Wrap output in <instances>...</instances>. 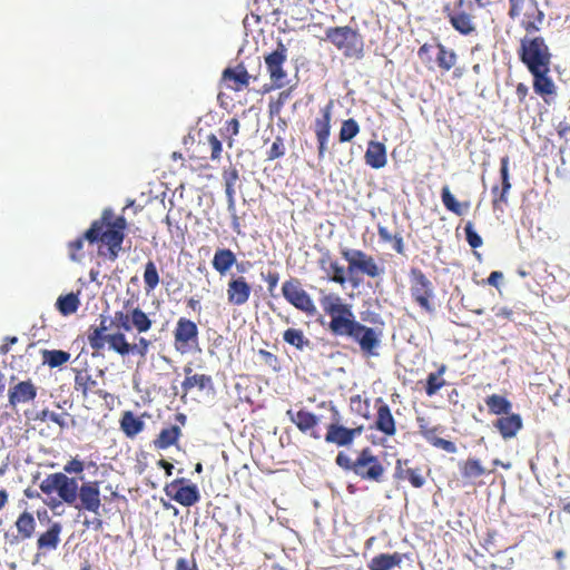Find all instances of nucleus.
Returning a JSON list of instances; mask_svg holds the SVG:
<instances>
[{
	"mask_svg": "<svg viewBox=\"0 0 570 570\" xmlns=\"http://www.w3.org/2000/svg\"><path fill=\"white\" fill-rule=\"evenodd\" d=\"M85 470L83 461L72 458L63 465L62 472L47 474L39 483V490L45 495L42 502L51 510L56 511L63 503L75 507L79 511H88L96 517L91 520L86 519L83 525L87 529L101 531L104 521L100 518V508L102 505L100 498V488L98 481H87L79 485L78 480L68 474H81Z\"/></svg>",
	"mask_w": 570,
	"mask_h": 570,
	"instance_id": "nucleus-1",
	"label": "nucleus"
},
{
	"mask_svg": "<svg viewBox=\"0 0 570 570\" xmlns=\"http://www.w3.org/2000/svg\"><path fill=\"white\" fill-rule=\"evenodd\" d=\"M320 304L323 312L330 316L327 328L334 336L351 338L365 356L379 355L377 350L383 336L381 328L368 327L356 321L351 305L335 293L325 294L322 291Z\"/></svg>",
	"mask_w": 570,
	"mask_h": 570,
	"instance_id": "nucleus-2",
	"label": "nucleus"
},
{
	"mask_svg": "<svg viewBox=\"0 0 570 570\" xmlns=\"http://www.w3.org/2000/svg\"><path fill=\"white\" fill-rule=\"evenodd\" d=\"M127 220L124 215L116 216L111 208H105L101 216L77 239L68 243L70 259L79 262L82 257L85 240L90 244L101 243L99 254L109 261H116L125 239Z\"/></svg>",
	"mask_w": 570,
	"mask_h": 570,
	"instance_id": "nucleus-3",
	"label": "nucleus"
},
{
	"mask_svg": "<svg viewBox=\"0 0 570 570\" xmlns=\"http://www.w3.org/2000/svg\"><path fill=\"white\" fill-rule=\"evenodd\" d=\"M519 60L532 76L534 92L547 104L557 95V86L550 76L552 52L541 36H524L517 50Z\"/></svg>",
	"mask_w": 570,
	"mask_h": 570,
	"instance_id": "nucleus-4",
	"label": "nucleus"
},
{
	"mask_svg": "<svg viewBox=\"0 0 570 570\" xmlns=\"http://www.w3.org/2000/svg\"><path fill=\"white\" fill-rule=\"evenodd\" d=\"M341 255L347 263L346 269L337 261H333L330 253L324 254L318 261L321 269L326 273L331 282L343 286L347 281V273L350 281L356 286L358 282L354 279V275L357 273L370 278L380 277L384 273V268L377 264L376 259L364 250L343 248Z\"/></svg>",
	"mask_w": 570,
	"mask_h": 570,
	"instance_id": "nucleus-5",
	"label": "nucleus"
},
{
	"mask_svg": "<svg viewBox=\"0 0 570 570\" xmlns=\"http://www.w3.org/2000/svg\"><path fill=\"white\" fill-rule=\"evenodd\" d=\"M108 331L107 320L101 318L99 326H91L88 331V342L92 350L100 351L108 343L109 348L121 356H126L130 353L138 354L145 357L151 346V341L144 336H139L137 343H128L125 333L115 332L112 334H106Z\"/></svg>",
	"mask_w": 570,
	"mask_h": 570,
	"instance_id": "nucleus-6",
	"label": "nucleus"
},
{
	"mask_svg": "<svg viewBox=\"0 0 570 570\" xmlns=\"http://www.w3.org/2000/svg\"><path fill=\"white\" fill-rule=\"evenodd\" d=\"M335 463L344 471L354 473L362 481L382 483L385 480L386 469L370 446L360 450L354 460L344 452H338Z\"/></svg>",
	"mask_w": 570,
	"mask_h": 570,
	"instance_id": "nucleus-7",
	"label": "nucleus"
},
{
	"mask_svg": "<svg viewBox=\"0 0 570 570\" xmlns=\"http://www.w3.org/2000/svg\"><path fill=\"white\" fill-rule=\"evenodd\" d=\"M318 407L326 409L330 412V422L326 425V433L324 435V441L327 444H333L337 448H350L355 439L363 433V425L347 428L342 424V415L333 402L323 401Z\"/></svg>",
	"mask_w": 570,
	"mask_h": 570,
	"instance_id": "nucleus-8",
	"label": "nucleus"
},
{
	"mask_svg": "<svg viewBox=\"0 0 570 570\" xmlns=\"http://www.w3.org/2000/svg\"><path fill=\"white\" fill-rule=\"evenodd\" d=\"M151 326L149 316L139 306H134L132 301L127 299L122 308L114 313L108 330L114 327L122 333L136 330L140 334L148 332Z\"/></svg>",
	"mask_w": 570,
	"mask_h": 570,
	"instance_id": "nucleus-9",
	"label": "nucleus"
},
{
	"mask_svg": "<svg viewBox=\"0 0 570 570\" xmlns=\"http://www.w3.org/2000/svg\"><path fill=\"white\" fill-rule=\"evenodd\" d=\"M325 35V39L342 51L344 57L355 59L363 57L364 43L362 36L352 27H330Z\"/></svg>",
	"mask_w": 570,
	"mask_h": 570,
	"instance_id": "nucleus-10",
	"label": "nucleus"
},
{
	"mask_svg": "<svg viewBox=\"0 0 570 570\" xmlns=\"http://www.w3.org/2000/svg\"><path fill=\"white\" fill-rule=\"evenodd\" d=\"M412 299L425 312L434 311V286L422 269L412 267L409 273Z\"/></svg>",
	"mask_w": 570,
	"mask_h": 570,
	"instance_id": "nucleus-11",
	"label": "nucleus"
},
{
	"mask_svg": "<svg viewBox=\"0 0 570 570\" xmlns=\"http://www.w3.org/2000/svg\"><path fill=\"white\" fill-rule=\"evenodd\" d=\"M465 3V0H456L453 6L451 3H445L442 11L451 27L456 32L461 36L469 37L476 33L478 26L475 17L463 10Z\"/></svg>",
	"mask_w": 570,
	"mask_h": 570,
	"instance_id": "nucleus-12",
	"label": "nucleus"
},
{
	"mask_svg": "<svg viewBox=\"0 0 570 570\" xmlns=\"http://www.w3.org/2000/svg\"><path fill=\"white\" fill-rule=\"evenodd\" d=\"M173 334L175 350L180 354L190 353L199 345L198 326L189 318H178Z\"/></svg>",
	"mask_w": 570,
	"mask_h": 570,
	"instance_id": "nucleus-13",
	"label": "nucleus"
},
{
	"mask_svg": "<svg viewBox=\"0 0 570 570\" xmlns=\"http://www.w3.org/2000/svg\"><path fill=\"white\" fill-rule=\"evenodd\" d=\"M282 294L295 308L307 315H314L316 313V306L309 294L302 287L299 279L291 278L285 281L282 285Z\"/></svg>",
	"mask_w": 570,
	"mask_h": 570,
	"instance_id": "nucleus-14",
	"label": "nucleus"
},
{
	"mask_svg": "<svg viewBox=\"0 0 570 570\" xmlns=\"http://www.w3.org/2000/svg\"><path fill=\"white\" fill-rule=\"evenodd\" d=\"M164 491L168 498L183 507H191L200 499L197 485L190 483L189 480L185 478H178L167 483Z\"/></svg>",
	"mask_w": 570,
	"mask_h": 570,
	"instance_id": "nucleus-15",
	"label": "nucleus"
},
{
	"mask_svg": "<svg viewBox=\"0 0 570 570\" xmlns=\"http://www.w3.org/2000/svg\"><path fill=\"white\" fill-rule=\"evenodd\" d=\"M286 415L301 433L309 435L314 440L322 438L320 430V424L324 417L322 414H315L307 409H299L298 411L288 410Z\"/></svg>",
	"mask_w": 570,
	"mask_h": 570,
	"instance_id": "nucleus-16",
	"label": "nucleus"
},
{
	"mask_svg": "<svg viewBox=\"0 0 570 570\" xmlns=\"http://www.w3.org/2000/svg\"><path fill=\"white\" fill-rule=\"evenodd\" d=\"M287 59V48L278 42L274 51L265 56L266 69L269 73L273 88L279 89L285 86L286 71L283 66Z\"/></svg>",
	"mask_w": 570,
	"mask_h": 570,
	"instance_id": "nucleus-17",
	"label": "nucleus"
},
{
	"mask_svg": "<svg viewBox=\"0 0 570 570\" xmlns=\"http://www.w3.org/2000/svg\"><path fill=\"white\" fill-rule=\"evenodd\" d=\"M334 108V101L330 100L324 107L321 108V117L314 121V132L317 140V156L323 159L327 153V145L331 135V121Z\"/></svg>",
	"mask_w": 570,
	"mask_h": 570,
	"instance_id": "nucleus-18",
	"label": "nucleus"
},
{
	"mask_svg": "<svg viewBox=\"0 0 570 570\" xmlns=\"http://www.w3.org/2000/svg\"><path fill=\"white\" fill-rule=\"evenodd\" d=\"M519 18L520 27L524 30L525 36H533L541 30L546 13L537 0H529L525 7H522Z\"/></svg>",
	"mask_w": 570,
	"mask_h": 570,
	"instance_id": "nucleus-19",
	"label": "nucleus"
},
{
	"mask_svg": "<svg viewBox=\"0 0 570 570\" xmlns=\"http://www.w3.org/2000/svg\"><path fill=\"white\" fill-rule=\"evenodd\" d=\"M419 433L434 448L441 449L448 453H455L456 445L449 440L439 438L436 434L440 431V426L431 425L429 420L424 416L416 417Z\"/></svg>",
	"mask_w": 570,
	"mask_h": 570,
	"instance_id": "nucleus-20",
	"label": "nucleus"
},
{
	"mask_svg": "<svg viewBox=\"0 0 570 570\" xmlns=\"http://www.w3.org/2000/svg\"><path fill=\"white\" fill-rule=\"evenodd\" d=\"M226 294L230 305L242 306L248 302L252 286L244 276H232L227 283Z\"/></svg>",
	"mask_w": 570,
	"mask_h": 570,
	"instance_id": "nucleus-21",
	"label": "nucleus"
},
{
	"mask_svg": "<svg viewBox=\"0 0 570 570\" xmlns=\"http://www.w3.org/2000/svg\"><path fill=\"white\" fill-rule=\"evenodd\" d=\"M509 156H504L500 160V176H501V187L494 185L491 189L493 195L492 206L493 209H502V205L508 204V194L511 189V183L509 177Z\"/></svg>",
	"mask_w": 570,
	"mask_h": 570,
	"instance_id": "nucleus-22",
	"label": "nucleus"
},
{
	"mask_svg": "<svg viewBox=\"0 0 570 570\" xmlns=\"http://www.w3.org/2000/svg\"><path fill=\"white\" fill-rule=\"evenodd\" d=\"M38 394V389L35 383L29 379L20 381L10 386L8 391V402L11 407H17L19 404L32 402Z\"/></svg>",
	"mask_w": 570,
	"mask_h": 570,
	"instance_id": "nucleus-23",
	"label": "nucleus"
},
{
	"mask_svg": "<svg viewBox=\"0 0 570 570\" xmlns=\"http://www.w3.org/2000/svg\"><path fill=\"white\" fill-rule=\"evenodd\" d=\"M376 419L374 428L386 436H393L396 433V423L392 415L390 406L382 397L375 400Z\"/></svg>",
	"mask_w": 570,
	"mask_h": 570,
	"instance_id": "nucleus-24",
	"label": "nucleus"
},
{
	"mask_svg": "<svg viewBox=\"0 0 570 570\" xmlns=\"http://www.w3.org/2000/svg\"><path fill=\"white\" fill-rule=\"evenodd\" d=\"M407 459H397L395 461V468L393 478L395 481L407 480L413 488L420 489L425 484V478L422 475L419 468H407Z\"/></svg>",
	"mask_w": 570,
	"mask_h": 570,
	"instance_id": "nucleus-25",
	"label": "nucleus"
},
{
	"mask_svg": "<svg viewBox=\"0 0 570 570\" xmlns=\"http://www.w3.org/2000/svg\"><path fill=\"white\" fill-rule=\"evenodd\" d=\"M62 524L58 521L50 522L48 529L37 539V549L40 552L56 550L60 543Z\"/></svg>",
	"mask_w": 570,
	"mask_h": 570,
	"instance_id": "nucleus-26",
	"label": "nucleus"
},
{
	"mask_svg": "<svg viewBox=\"0 0 570 570\" xmlns=\"http://www.w3.org/2000/svg\"><path fill=\"white\" fill-rule=\"evenodd\" d=\"M250 75L243 63L235 68H226L223 71V80L232 82L228 87L235 91H240L249 85Z\"/></svg>",
	"mask_w": 570,
	"mask_h": 570,
	"instance_id": "nucleus-27",
	"label": "nucleus"
},
{
	"mask_svg": "<svg viewBox=\"0 0 570 570\" xmlns=\"http://www.w3.org/2000/svg\"><path fill=\"white\" fill-rule=\"evenodd\" d=\"M14 527L17 530L16 540L17 541H26L31 539L36 533L37 522L35 515L30 511H22L16 522Z\"/></svg>",
	"mask_w": 570,
	"mask_h": 570,
	"instance_id": "nucleus-28",
	"label": "nucleus"
},
{
	"mask_svg": "<svg viewBox=\"0 0 570 570\" xmlns=\"http://www.w3.org/2000/svg\"><path fill=\"white\" fill-rule=\"evenodd\" d=\"M507 416L498 419L494 426L498 429L503 439H512L522 429L523 423L520 414L509 413Z\"/></svg>",
	"mask_w": 570,
	"mask_h": 570,
	"instance_id": "nucleus-29",
	"label": "nucleus"
},
{
	"mask_svg": "<svg viewBox=\"0 0 570 570\" xmlns=\"http://www.w3.org/2000/svg\"><path fill=\"white\" fill-rule=\"evenodd\" d=\"M364 158L371 168H383L387 163L385 145L380 141H370Z\"/></svg>",
	"mask_w": 570,
	"mask_h": 570,
	"instance_id": "nucleus-30",
	"label": "nucleus"
},
{
	"mask_svg": "<svg viewBox=\"0 0 570 570\" xmlns=\"http://www.w3.org/2000/svg\"><path fill=\"white\" fill-rule=\"evenodd\" d=\"M193 368L187 365L184 367L185 380L181 383V389L185 393H188L194 387L203 391L213 387V379L207 374H191Z\"/></svg>",
	"mask_w": 570,
	"mask_h": 570,
	"instance_id": "nucleus-31",
	"label": "nucleus"
},
{
	"mask_svg": "<svg viewBox=\"0 0 570 570\" xmlns=\"http://www.w3.org/2000/svg\"><path fill=\"white\" fill-rule=\"evenodd\" d=\"M181 434V428L179 425L164 428L153 441V445L157 450H166L170 446L177 445Z\"/></svg>",
	"mask_w": 570,
	"mask_h": 570,
	"instance_id": "nucleus-32",
	"label": "nucleus"
},
{
	"mask_svg": "<svg viewBox=\"0 0 570 570\" xmlns=\"http://www.w3.org/2000/svg\"><path fill=\"white\" fill-rule=\"evenodd\" d=\"M236 255L235 253L229 248H217L212 265L213 268L220 275H226L229 269L233 267V265L236 264Z\"/></svg>",
	"mask_w": 570,
	"mask_h": 570,
	"instance_id": "nucleus-33",
	"label": "nucleus"
},
{
	"mask_svg": "<svg viewBox=\"0 0 570 570\" xmlns=\"http://www.w3.org/2000/svg\"><path fill=\"white\" fill-rule=\"evenodd\" d=\"M403 556L400 552L380 553L371 559L367 567L370 570H392L400 567Z\"/></svg>",
	"mask_w": 570,
	"mask_h": 570,
	"instance_id": "nucleus-34",
	"label": "nucleus"
},
{
	"mask_svg": "<svg viewBox=\"0 0 570 570\" xmlns=\"http://www.w3.org/2000/svg\"><path fill=\"white\" fill-rule=\"evenodd\" d=\"M441 200L444 207L456 216H462L470 209V202H459L455 196L451 193L448 185H444L441 189Z\"/></svg>",
	"mask_w": 570,
	"mask_h": 570,
	"instance_id": "nucleus-35",
	"label": "nucleus"
},
{
	"mask_svg": "<svg viewBox=\"0 0 570 570\" xmlns=\"http://www.w3.org/2000/svg\"><path fill=\"white\" fill-rule=\"evenodd\" d=\"M461 476L466 481H472L487 473L485 468L476 458H468L465 461L459 463Z\"/></svg>",
	"mask_w": 570,
	"mask_h": 570,
	"instance_id": "nucleus-36",
	"label": "nucleus"
},
{
	"mask_svg": "<svg viewBox=\"0 0 570 570\" xmlns=\"http://www.w3.org/2000/svg\"><path fill=\"white\" fill-rule=\"evenodd\" d=\"M145 428L144 421L136 416L131 411L124 412L120 419V429L128 438L139 434Z\"/></svg>",
	"mask_w": 570,
	"mask_h": 570,
	"instance_id": "nucleus-37",
	"label": "nucleus"
},
{
	"mask_svg": "<svg viewBox=\"0 0 570 570\" xmlns=\"http://www.w3.org/2000/svg\"><path fill=\"white\" fill-rule=\"evenodd\" d=\"M448 371L445 364H441L436 372H432L426 377L425 393L428 396L435 395L442 387L446 385V381L443 379L444 373Z\"/></svg>",
	"mask_w": 570,
	"mask_h": 570,
	"instance_id": "nucleus-38",
	"label": "nucleus"
},
{
	"mask_svg": "<svg viewBox=\"0 0 570 570\" xmlns=\"http://www.w3.org/2000/svg\"><path fill=\"white\" fill-rule=\"evenodd\" d=\"M377 234L380 237V242L386 244L391 243L393 249L400 254L403 255L405 252V245L404 239L401 233L392 234L386 226H383L381 224L377 225Z\"/></svg>",
	"mask_w": 570,
	"mask_h": 570,
	"instance_id": "nucleus-39",
	"label": "nucleus"
},
{
	"mask_svg": "<svg viewBox=\"0 0 570 570\" xmlns=\"http://www.w3.org/2000/svg\"><path fill=\"white\" fill-rule=\"evenodd\" d=\"M484 402L489 412L495 415L509 414L512 409L511 402L507 397L499 394H491L487 396Z\"/></svg>",
	"mask_w": 570,
	"mask_h": 570,
	"instance_id": "nucleus-40",
	"label": "nucleus"
},
{
	"mask_svg": "<svg viewBox=\"0 0 570 570\" xmlns=\"http://www.w3.org/2000/svg\"><path fill=\"white\" fill-rule=\"evenodd\" d=\"M144 284L147 294L153 293L160 283V276L154 261L149 259L144 267Z\"/></svg>",
	"mask_w": 570,
	"mask_h": 570,
	"instance_id": "nucleus-41",
	"label": "nucleus"
},
{
	"mask_svg": "<svg viewBox=\"0 0 570 570\" xmlns=\"http://www.w3.org/2000/svg\"><path fill=\"white\" fill-rule=\"evenodd\" d=\"M438 55H436V63L439 68L443 71L451 70L458 60V56L452 49H448L444 45L438 43Z\"/></svg>",
	"mask_w": 570,
	"mask_h": 570,
	"instance_id": "nucleus-42",
	"label": "nucleus"
},
{
	"mask_svg": "<svg viewBox=\"0 0 570 570\" xmlns=\"http://www.w3.org/2000/svg\"><path fill=\"white\" fill-rule=\"evenodd\" d=\"M42 363L51 368L59 367L70 360V353L62 350H42Z\"/></svg>",
	"mask_w": 570,
	"mask_h": 570,
	"instance_id": "nucleus-43",
	"label": "nucleus"
},
{
	"mask_svg": "<svg viewBox=\"0 0 570 570\" xmlns=\"http://www.w3.org/2000/svg\"><path fill=\"white\" fill-rule=\"evenodd\" d=\"M97 386V381L92 379L91 374H89L86 370L76 371L75 375V389L76 391L81 392V394L87 397L89 392H94Z\"/></svg>",
	"mask_w": 570,
	"mask_h": 570,
	"instance_id": "nucleus-44",
	"label": "nucleus"
},
{
	"mask_svg": "<svg viewBox=\"0 0 570 570\" xmlns=\"http://www.w3.org/2000/svg\"><path fill=\"white\" fill-rule=\"evenodd\" d=\"M238 170L235 167H229L223 171V179L225 184V194L229 207H234L235 203V184L238 180Z\"/></svg>",
	"mask_w": 570,
	"mask_h": 570,
	"instance_id": "nucleus-45",
	"label": "nucleus"
},
{
	"mask_svg": "<svg viewBox=\"0 0 570 570\" xmlns=\"http://www.w3.org/2000/svg\"><path fill=\"white\" fill-rule=\"evenodd\" d=\"M283 340L288 345L294 346L295 348L303 351L305 347H308L311 342L304 335V332L298 328H287L283 333Z\"/></svg>",
	"mask_w": 570,
	"mask_h": 570,
	"instance_id": "nucleus-46",
	"label": "nucleus"
},
{
	"mask_svg": "<svg viewBox=\"0 0 570 570\" xmlns=\"http://www.w3.org/2000/svg\"><path fill=\"white\" fill-rule=\"evenodd\" d=\"M79 305L78 294L75 293L59 296L56 302L57 309L65 316L76 313Z\"/></svg>",
	"mask_w": 570,
	"mask_h": 570,
	"instance_id": "nucleus-47",
	"label": "nucleus"
},
{
	"mask_svg": "<svg viewBox=\"0 0 570 570\" xmlns=\"http://www.w3.org/2000/svg\"><path fill=\"white\" fill-rule=\"evenodd\" d=\"M360 132V125L358 122L353 119L348 118L346 120H343L340 132H338V140L340 142H348L354 137H356Z\"/></svg>",
	"mask_w": 570,
	"mask_h": 570,
	"instance_id": "nucleus-48",
	"label": "nucleus"
},
{
	"mask_svg": "<svg viewBox=\"0 0 570 570\" xmlns=\"http://www.w3.org/2000/svg\"><path fill=\"white\" fill-rule=\"evenodd\" d=\"M350 405L353 412L357 415L370 419L371 403L368 399H364L361 394H355L350 397Z\"/></svg>",
	"mask_w": 570,
	"mask_h": 570,
	"instance_id": "nucleus-49",
	"label": "nucleus"
},
{
	"mask_svg": "<svg viewBox=\"0 0 570 570\" xmlns=\"http://www.w3.org/2000/svg\"><path fill=\"white\" fill-rule=\"evenodd\" d=\"M198 147H200L204 150H209L210 153V159L217 160L220 158L222 155V142L216 137V135L210 134L206 137L205 141H199Z\"/></svg>",
	"mask_w": 570,
	"mask_h": 570,
	"instance_id": "nucleus-50",
	"label": "nucleus"
},
{
	"mask_svg": "<svg viewBox=\"0 0 570 570\" xmlns=\"http://www.w3.org/2000/svg\"><path fill=\"white\" fill-rule=\"evenodd\" d=\"M291 96H292V88L279 92L276 100L271 101V104H269L271 115H279L284 105L287 102V100L291 98Z\"/></svg>",
	"mask_w": 570,
	"mask_h": 570,
	"instance_id": "nucleus-51",
	"label": "nucleus"
},
{
	"mask_svg": "<svg viewBox=\"0 0 570 570\" xmlns=\"http://www.w3.org/2000/svg\"><path fill=\"white\" fill-rule=\"evenodd\" d=\"M464 232L466 242L472 248L475 249L482 246L483 240L481 236L474 230L472 222H468L465 224Z\"/></svg>",
	"mask_w": 570,
	"mask_h": 570,
	"instance_id": "nucleus-52",
	"label": "nucleus"
},
{
	"mask_svg": "<svg viewBox=\"0 0 570 570\" xmlns=\"http://www.w3.org/2000/svg\"><path fill=\"white\" fill-rule=\"evenodd\" d=\"M239 121L237 118H232L229 119L228 121H226V125L224 127V130L222 132V135L226 138H228V147L232 148L233 147V137L238 135L239 132Z\"/></svg>",
	"mask_w": 570,
	"mask_h": 570,
	"instance_id": "nucleus-53",
	"label": "nucleus"
},
{
	"mask_svg": "<svg viewBox=\"0 0 570 570\" xmlns=\"http://www.w3.org/2000/svg\"><path fill=\"white\" fill-rule=\"evenodd\" d=\"M285 155V145L284 139L281 136H277L273 141L269 150L267 151V159L275 160Z\"/></svg>",
	"mask_w": 570,
	"mask_h": 570,
	"instance_id": "nucleus-54",
	"label": "nucleus"
},
{
	"mask_svg": "<svg viewBox=\"0 0 570 570\" xmlns=\"http://www.w3.org/2000/svg\"><path fill=\"white\" fill-rule=\"evenodd\" d=\"M258 355L261 356L263 363L274 372H278L281 370L279 360L272 352L266 350H259Z\"/></svg>",
	"mask_w": 570,
	"mask_h": 570,
	"instance_id": "nucleus-55",
	"label": "nucleus"
},
{
	"mask_svg": "<svg viewBox=\"0 0 570 570\" xmlns=\"http://www.w3.org/2000/svg\"><path fill=\"white\" fill-rule=\"evenodd\" d=\"M508 1H509L508 16L511 19H517L521 14L522 7L524 4V0H508Z\"/></svg>",
	"mask_w": 570,
	"mask_h": 570,
	"instance_id": "nucleus-56",
	"label": "nucleus"
},
{
	"mask_svg": "<svg viewBox=\"0 0 570 570\" xmlns=\"http://www.w3.org/2000/svg\"><path fill=\"white\" fill-rule=\"evenodd\" d=\"M175 570H199L195 559L178 558Z\"/></svg>",
	"mask_w": 570,
	"mask_h": 570,
	"instance_id": "nucleus-57",
	"label": "nucleus"
},
{
	"mask_svg": "<svg viewBox=\"0 0 570 570\" xmlns=\"http://www.w3.org/2000/svg\"><path fill=\"white\" fill-rule=\"evenodd\" d=\"M515 95L519 102L523 104L529 95V87L523 82H519L515 87Z\"/></svg>",
	"mask_w": 570,
	"mask_h": 570,
	"instance_id": "nucleus-58",
	"label": "nucleus"
},
{
	"mask_svg": "<svg viewBox=\"0 0 570 570\" xmlns=\"http://www.w3.org/2000/svg\"><path fill=\"white\" fill-rule=\"evenodd\" d=\"M265 282L267 283L268 291L272 292L279 281V275L276 272H269L265 277Z\"/></svg>",
	"mask_w": 570,
	"mask_h": 570,
	"instance_id": "nucleus-59",
	"label": "nucleus"
},
{
	"mask_svg": "<svg viewBox=\"0 0 570 570\" xmlns=\"http://www.w3.org/2000/svg\"><path fill=\"white\" fill-rule=\"evenodd\" d=\"M42 416H43V419L48 417L51 422L58 424L61 428L65 426V421H63L61 414H59V413L43 411Z\"/></svg>",
	"mask_w": 570,
	"mask_h": 570,
	"instance_id": "nucleus-60",
	"label": "nucleus"
},
{
	"mask_svg": "<svg viewBox=\"0 0 570 570\" xmlns=\"http://www.w3.org/2000/svg\"><path fill=\"white\" fill-rule=\"evenodd\" d=\"M558 136L561 139L569 140L570 139V125L566 122H560L557 128Z\"/></svg>",
	"mask_w": 570,
	"mask_h": 570,
	"instance_id": "nucleus-61",
	"label": "nucleus"
},
{
	"mask_svg": "<svg viewBox=\"0 0 570 570\" xmlns=\"http://www.w3.org/2000/svg\"><path fill=\"white\" fill-rule=\"evenodd\" d=\"M502 278H503V274L501 272L493 271L489 275L487 282H488L489 285L494 286V287L498 288Z\"/></svg>",
	"mask_w": 570,
	"mask_h": 570,
	"instance_id": "nucleus-62",
	"label": "nucleus"
},
{
	"mask_svg": "<svg viewBox=\"0 0 570 570\" xmlns=\"http://www.w3.org/2000/svg\"><path fill=\"white\" fill-rule=\"evenodd\" d=\"M18 338L16 336H7L4 343L0 346V353L7 354L10 351L12 344H16Z\"/></svg>",
	"mask_w": 570,
	"mask_h": 570,
	"instance_id": "nucleus-63",
	"label": "nucleus"
},
{
	"mask_svg": "<svg viewBox=\"0 0 570 570\" xmlns=\"http://www.w3.org/2000/svg\"><path fill=\"white\" fill-rule=\"evenodd\" d=\"M157 464L159 468L165 470L167 476H170L173 474L174 465L168 461L161 459L157 462Z\"/></svg>",
	"mask_w": 570,
	"mask_h": 570,
	"instance_id": "nucleus-64",
	"label": "nucleus"
}]
</instances>
